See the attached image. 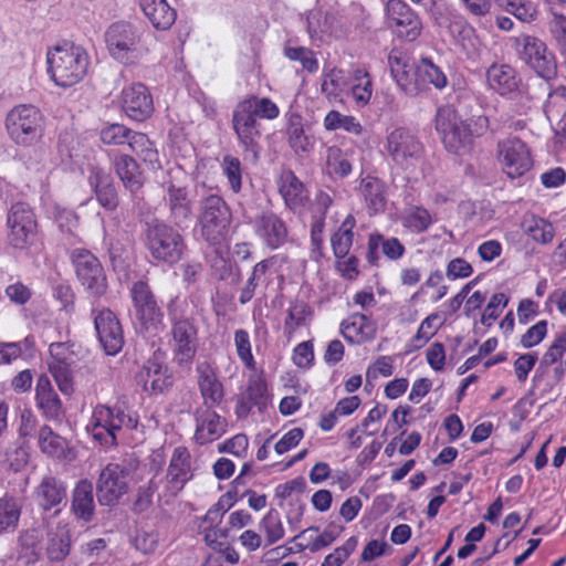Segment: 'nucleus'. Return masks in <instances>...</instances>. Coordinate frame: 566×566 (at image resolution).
I'll use <instances>...</instances> for the list:
<instances>
[{
	"label": "nucleus",
	"mask_w": 566,
	"mask_h": 566,
	"mask_svg": "<svg viewBox=\"0 0 566 566\" xmlns=\"http://www.w3.org/2000/svg\"><path fill=\"white\" fill-rule=\"evenodd\" d=\"M46 63L48 73L55 85L70 87L84 78L90 57L81 46L64 42L48 50Z\"/></svg>",
	"instance_id": "nucleus-4"
},
{
	"label": "nucleus",
	"mask_w": 566,
	"mask_h": 566,
	"mask_svg": "<svg viewBox=\"0 0 566 566\" xmlns=\"http://www.w3.org/2000/svg\"><path fill=\"white\" fill-rule=\"evenodd\" d=\"M547 25L557 49L563 55H566V15L552 11Z\"/></svg>",
	"instance_id": "nucleus-54"
},
{
	"label": "nucleus",
	"mask_w": 566,
	"mask_h": 566,
	"mask_svg": "<svg viewBox=\"0 0 566 566\" xmlns=\"http://www.w3.org/2000/svg\"><path fill=\"white\" fill-rule=\"evenodd\" d=\"M342 333L349 342L360 343L373 336L374 326L366 315L355 314L349 322H343Z\"/></svg>",
	"instance_id": "nucleus-43"
},
{
	"label": "nucleus",
	"mask_w": 566,
	"mask_h": 566,
	"mask_svg": "<svg viewBox=\"0 0 566 566\" xmlns=\"http://www.w3.org/2000/svg\"><path fill=\"white\" fill-rule=\"evenodd\" d=\"M356 546V538H348L342 546L335 548L333 553L328 554L321 566H342L355 551Z\"/></svg>",
	"instance_id": "nucleus-62"
},
{
	"label": "nucleus",
	"mask_w": 566,
	"mask_h": 566,
	"mask_svg": "<svg viewBox=\"0 0 566 566\" xmlns=\"http://www.w3.org/2000/svg\"><path fill=\"white\" fill-rule=\"evenodd\" d=\"M287 135L289 144L296 154L308 153L314 147V138L305 134L300 116L290 119Z\"/></svg>",
	"instance_id": "nucleus-46"
},
{
	"label": "nucleus",
	"mask_w": 566,
	"mask_h": 566,
	"mask_svg": "<svg viewBox=\"0 0 566 566\" xmlns=\"http://www.w3.org/2000/svg\"><path fill=\"white\" fill-rule=\"evenodd\" d=\"M168 179L161 186L165 191L164 200L169 208L170 219L176 226H182L190 221L192 214V202L188 196L187 186L182 172H168Z\"/></svg>",
	"instance_id": "nucleus-16"
},
{
	"label": "nucleus",
	"mask_w": 566,
	"mask_h": 566,
	"mask_svg": "<svg viewBox=\"0 0 566 566\" xmlns=\"http://www.w3.org/2000/svg\"><path fill=\"white\" fill-rule=\"evenodd\" d=\"M6 127L10 138L18 145L30 146L39 142L44 133L41 112L32 105H19L7 115Z\"/></svg>",
	"instance_id": "nucleus-8"
},
{
	"label": "nucleus",
	"mask_w": 566,
	"mask_h": 566,
	"mask_svg": "<svg viewBox=\"0 0 566 566\" xmlns=\"http://www.w3.org/2000/svg\"><path fill=\"white\" fill-rule=\"evenodd\" d=\"M75 275L85 291L93 297H101L107 290L104 269L99 260L86 249H74L70 253Z\"/></svg>",
	"instance_id": "nucleus-10"
},
{
	"label": "nucleus",
	"mask_w": 566,
	"mask_h": 566,
	"mask_svg": "<svg viewBox=\"0 0 566 566\" xmlns=\"http://www.w3.org/2000/svg\"><path fill=\"white\" fill-rule=\"evenodd\" d=\"M231 219V210L221 196L212 193L200 200L198 224L207 242L217 244L224 240Z\"/></svg>",
	"instance_id": "nucleus-5"
},
{
	"label": "nucleus",
	"mask_w": 566,
	"mask_h": 566,
	"mask_svg": "<svg viewBox=\"0 0 566 566\" xmlns=\"http://www.w3.org/2000/svg\"><path fill=\"white\" fill-rule=\"evenodd\" d=\"M146 247L156 261L175 264L182 256L185 242L176 229L156 222L146 230Z\"/></svg>",
	"instance_id": "nucleus-9"
},
{
	"label": "nucleus",
	"mask_w": 566,
	"mask_h": 566,
	"mask_svg": "<svg viewBox=\"0 0 566 566\" xmlns=\"http://www.w3.org/2000/svg\"><path fill=\"white\" fill-rule=\"evenodd\" d=\"M525 232L538 243H549L555 234L554 227L542 218L532 217L524 221Z\"/></svg>",
	"instance_id": "nucleus-51"
},
{
	"label": "nucleus",
	"mask_w": 566,
	"mask_h": 566,
	"mask_svg": "<svg viewBox=\"0 0 566 566\" xmlns=\"http://www.w3.org/2000/svg\"><path fill=\"white\" fill-rule=\"evenodd\" d=\"M234 344L239 358L249 369L255 368V361L251 353L250 337L247 331L238 329L234 333Z\"/></svg>",
	"instance_id": "nucleus-57"
},
{
	"label": "nucleus",
	"mask_w": 566,
	"mask_h": 566,
	"mask_svg": "<svg viewBox=\"0 0 566 566\" xmlns=\"http://www.w3.org/2000/svg\"><path fill=\"white\" fill-rule=\"evenodd\" d=\"M128 146L151 169L160 168L158 150L145 134L136 132Z\"/></svg>",
	"instance_id": "nucleus-44"
},
{
	"label": "nucleus",
	"mask_w": 566,
	"mask_h": 566,
	"mask_svg": "<svg viewBox=\"0 0 566 566\" xmlns=\"http://www.w3.org/2000/svg\"><path fill=\"white\" fill-rule=\"evenodd\" d=\"M255 234L270 249H277L287 239L285 222L273 212H263L254 221Z\"/></svg>",
	"instance_id": "nucleus-25"
},
{
	"label": "nucleus",
	"mask_w": 566,
	"mask_h": 566,
	"mask_svg": "<svg viewBox=\"0 0 566 566\" xmlns=\"http://www.w3.org/2000/svg\"><path fill=\"white\" fill-rule=\"evenodd\" d=\"M313 316L312 307L303 300H295L290 304L286 311V318L284 322V334L291 339L295 331L300 327L306 326Z\"/></svg>",
	"instance_id": "nucleus-41"
},
{
	"label": "nucleus",
	"mask_w": 566,
	"mask_h": 566,
	"mask_svg": "<svg viewBox=\"0 0 566 566\" xmlns=\"http://www.w3.org/2000/svg\"><path fill=\"white\" fill-rule=\"evenodd\" d=\"M98 339L107 355H116L124 345L123 329L115 314L102 310L94 318Z\"/></svg>",
	"instance_id": "nucleus-22"
},
{
	"label": "nucleus",
	"mask_w": 566,
	"mask_h": 566,
	"mask_svg": "<svg viewBox=\"0 0 566 566\" xmlns=\"http://www.w3.org/2000/svg\"><path fill=\"white\" fill-rule=\"evenodd\" d=\"M46 539V556L52 562L64 560L71 551V531L67 524L59 522L55 527H49Z\"/></svg>",
	"instance_id": "nucleus-33"
},
{
	"label": "nucleus",
	"mask_w": 566,
	"mask_h": 566,
	"mask_svg": "<svg viewBox=\"0 0 566 566\" xmlns=\"http://www.w3.org/2000/svg\"><path fill=\"white\" fill-rule=\"evenodd\" d=\"M401 224L412 233H423L432 224L430 212L422 206L409 205L400 216Z\"/></svg>",
	"instance_id": "nucleus-42"
},
{
	"label": "nucleus",
	"mask_w": 566,
	"mask_h": 566,
	"mask_svg": "<svg viewBox=\"0 0 566 566\" xmlns=\"http://www.w3.org/2000/svg\"><path fill=\"white\" fill-rule=\"evenodd\" d=\"M112 163L117 177L125 189L132 195L143 188L145 182L144 174L133 157L126 154H116Z\"/></svg>",
	"instance_id": "nucleus-28"
},
{
	"label": "nucleus",
	"mask_w": 566,
	"mask_h": 566,
	"mask_svg": "<svg viewBox=\"0 0 566 566\" xmlns=\"http://www.w3.org/2000/svg\"><path fill=\"white\" fill-rule=\"evenodd\" d=\"M386 23L400 40L413 42L422 32L418 13L402 0H389L386 4Z\"/></svg>",
	"instance_id": "nucleus-14"
},
{
	"label": "nucleus",
	"mask_w": 566,
	"mask_h": 566,
	"mask_svg": "<svg viewBox=\"0 0 566 566\" xmlns=\"http://www.w3.org/2000/svg\"><path fill=\"white\" fill-rule=\"evenodd\" d=\"M391 74L397 84L408 94L415 93V70L413 63L400 52H391L388 56Z\"/></svg>",
	"instance_id": "nucleus-37"
},
{
	"label": "nucleus",
	"mask_w": 566,
	"mask_h": 566,
	"mask_svg": "<svg viewBox=\"0 0 566 566\" xmlns=\"http://www.w3.org/2000/svg\"><path fill=\"white\" fill-rule=\"evenodd\" d=\"M497 157L502 170L512 179L523 176L532 167L530 150L526 144L518 138L500 142Z\"/></svg>",
	"instance_id": "nucleus-17"
},
{
	"label": "nucleus",
	"mask_w": 566,
	"mask_h": 566,
	"mask_svg": "<svg viewBox=\"0 0 566 566\" xmlns=\"http://www.w3.org/2000/svg\"><path fill=\"white\" fill-rule=\"evenodd\" d=\"M277 186L285 206L294 213H302L308 201V192L296 175L290 169L283 170Z\"/></svg>",
	"instance_id": "nucleus-24"
},
{
	"label": "nucleus",
	"mask_w": 566,
	"mask_h": 566,
	"mask_svg": "<svg viewBox=\"0 0 566 566\" xmlns=\"http://www.w3.org/2000/svg\"><path fill=\"white\" fill-rule=\"evenodd\" d=\"M439 319L440 315L438 313H432L421 322L417 334L413 337V342L417 346L427 344L429 339L437 333L439 327L442 325V322L437 324V321Z\"/></svg>",
	"instance_id": "nucleus-59"
},
{
	"label": "nucleus",
	"mask_w": 566,
	"mask_h": 566,
	"mask_svg": "<svg viewBox=\"0 0 566 566\" xmlns=\"http://www.w3.org/2000/svg\"><path fill=\"white\" fill-rule=\"evenodd\" d=\"M71 510L78 520L84 522L93 520L95 503L91 481L84 479L76 483L72 493Z\"/></svg>",
	"instance_id": "nucleus-32"
},
{
	"label": "nucleus",
	"mask_w": 566,
	"mask_h": 566,
	"mask_svg": "<svg viewBox=\"0 0 566 566\" xmlns=\"http://www.w3.org/2000/svg\"><path fill=\"white\" fill-rule=\"evenodd\" d=\"M191 457L187 448L178 447L174 450L167 470V490L170 495H177L185 484L192 478Z\"/></svg>",
	"instance_id": "nucleus-23"
},
{
	"label": "nucleus",
	"mask_w": 566,
	"mask_h": 566,
	"mask_svg": "<svg viewBox=\"0 0 566 566\" xmlns=\"http://www.w3.org/2000/svg\"><path fill=\"white\" fill-rule=\"evenodd\" d=\"M189 305L185 298L176 296L167 305L170 323L169 347L172 358L179 366L190 365L198 349V327L193 318L189 317Z\"/></svg>",
	"instance_id": "nucleus-2"
},
{
	"label": "nucleus",
	"mask_w": 566,
	"mask_h": 566,
	"mask_svg": "<svg viewBox=\"0 0 566 566\" xmlns=\"http://www.w3.org/2000/svg\"><path fill=\"white\" fill-rule=\"evenodd\" d=\"M433 85L438 90H442L447 85V76L441 69L434 65L429 59H421L415 70V92L424 85Z\"/></svg>",
	"instance_id": "nucleus-40"
},
{
	"label": "nucleus",
	"mask_w": 566,
	"mask_h": 566,
	"mask_svg": "<svg viewBox=\"0 0 566 566\" xmlns=\"http://www.w3.org/2000/svg\"><path fill=\"white\" fill-rule=\"evenodd\" d=\"M515 45L518 57L538 76L549 80L555 75V55L548 51L544 41L534 35L521 34L515 39Z\"/></svg>",
	"instance_id": "nucleus-12"
},
{
	"label": "nucleus",
	"mask_w": 566,
	"mask_h": 566,
	"mask_svg": "<svg viewBox=\"0 0 566 566\" xmlns=\"http://www.w3.org/2000/svg\"><path fill=\"white\" fill-rule=\"evenodd\" d=\"M242 396L260 411L268 405L266 385L261 379L251 380Z\"/></svg>",
	"instance_id": "nucleus-61"
},
{
	"label": "nucleus",
	"mask_w": 566,
	"mask_h": 566,
	"mask_svg": "<svg viewBox=\"0 0 566 566\" xmlns=\"http://www.w3.org/2000/svg\"><path fill=\"white\" fill-rule=\"evenodd\" d=\"M38 444L40 450L48 457L55 459H70L67 441L55 433L49 426L40 428L38 433Z\"/></svg>",
	"instance_id": "nucleus-39"
},
{
	"label": "nucleus",
	"mask_w": 566,
	"mask_h": 566,
	"mask_svg": "<svg viewBox=\"0 0 566 566\" xmlns=\"http://www.w3.org/2000/svg\"><path fill=\"white\" fill-rule=\"evenodd\" d=\"M8 242L14 249L32 245L38 234V223L33 210L23 202L11 206L7 216Z\"/></svg>",
	"instance_id": "nucleus-13"
},
{
	"label": "nucleus",
	"mask_w": 566,
	"mask_h": 566,
	"mask_svg": "<svg viewBox=\"0 0 566 566\" xmlns=\"http://www.w3.org/2000/svg\"><path fill=\"white\" fill-rule=\"evenodd\" d=\"M135 319L145 332H157L163 325V312L149 285L137 281L130 289Z\"/></svg>",
	"instance_id": "nucleus-15"
},
{
	"label": "nucleus",
	"mask_w": 566,
	"mask_h": 566,
	"mask_svg": "<svg viewBox=\"0 0 566 566\" xmlns=\"http://www.w3.org/2000/svg\"><path fill=\"white\" fill-rule=\"evenodd\" d=\"M90 181L101 206L107 210H115L118 206V196L111 175L102 169H94Z\"/></svg>",
	"instance_id": "nucleus-36"
},
{
	"label": "nucleus",
	"mask_w": 566,
	"mask_h": 566,
	"mask_svg": "<svg viewBox=\"0 0 566 566\" xmlns=\"http://www.w3.org/2000/svg\"><path fill=\"white\" fill-rule=\"evenodd\" d=\"M138 379L144 390L150 394H161L172 385V377L164 363V354L155 352L140 369Z\"/></svg>",
	"instance_id": "nucleus-21"
},
{
	"label": "nucleus",
	"mask_w": 566,
	"mask_h": 566,
	"mask_svg": "<svg viewBox=\"0 0 566 566\" xmlns=\"http://www.w3.org/2000/svg\"><path fill=\"white\" fill-rule=\"evenodd\" d=\"M36 406L48 419H59L63 413L62 402L45 375L38 378L35 387Z\"/></svg>",
	"instance_id": "nucleus-29"
},
{
	"label": "nucleus",
	"mask_w": 566,
	"mask_h": 566,
	"mask_svg": "<svg viewBox=\"0 0 566 566\" xmlns=\"http://www.w3.org/2000/svg\"><path fill=\"white\" fill-rule=\"evenodd\" d=\"M221 168L232 192L239 193L242 189L243 174L240 159L231 155H226L222 158Z\"/></svg>",
	"instance_id": "nucleus-52"
},
{
	"label": "nucleus",
	"mask_w": 566,
	"mask_h": 566,
	"mask_svg": "<svg viewBox=\"0 0 566 566\" xmlns=\"http://www.w3.org/2000/svg\"><path fill=\"white\" fill-rule=\"evenodd\" d=\"M352 95L358 105H366L373 95V82L365 69H356L352 76Z\"/></svg>",
	"instance_id": "nucleus-48"
},
{
	"label": "nucleus",
	"mask_w": 566,
	"mask_h": 566,
	"mask_svg": "<svg viewBox=\"0 0 566 566\" xmlns=\"http://www.w3.org/2000/svg\"><path fill=\"white\" fill-rule=\"evenodd\" d=\"M285 55L293 61H298L303 69L308 71L310 73L316 72L318 70V61L314 56L313 51L310 49L298 46V48H286Z\"/></svg>",
	"instance_id": "nucleus-58"
},
{
	"label": "nucleus",
	"mask_w": 566,
	"mask_h": 566,
	"mask_svg": "<svg viewBox=\"0 0 566 566\" xmlns=\"http://www.w3.org/2000/svg\"><path fill=\"white\" fill-rule=\"evenodd\" d=\"M114 407L98 405L92 416V436L103 446L116 444V434L113 430Z\"/></svg>",
	"instance_id": "nucleus-31"
},
{
	"label": "nucleus",
	"mask_w": 566,
	"mask_h": 566,
	"mask_svg": "<svg viewBox=\"0 0 566 566\" xmlns=\"http://www.w3.org/2000/svg\"><path fill=\"white\" fill-rule=\"evenodd\" d=\"M138 468V461L134 458L124 459L120 462L108 463L99 473L96 492L102 505H113L127 493L128 483L133 473Z\"/></svg>",
	"instance_id": "nucleus-7"
},
{
	"label": "nucleus",
	"mask_w": 566,
	"mask_h": 566,
	"mask_svg": "<svg viewBox=\"0 0 566 566\" xmlns=\"http://www.w3.org/2000/svg\"><path fill=\"white\" fill-rule=\"evenodd\" d=\"M120 104L125 114L137 122L147 119L154 112L153 97L148 88L140 83L122 91Z\"/></svg>",
	"instance_id": "nucleus-20"
},
{
	"label": "nucleus",
	"mask_w": 566,
	"mask_h": 566,
	"mask_svg": "<svg viewBox=\"0 0 566 566\" xmlns=\"http://www.w3.org/2000/svg\"><path fill=\"white\" fill-rule=\"evenodd\" d=\"M385 153L394 169L408 178L421 168L426 159V147L410 128L396 127L387 133Z\"/></svg>",
	"instance_id": "nucleus-3"
},
{
	"label": "nucleus",
	"mask_w": 566,
	"mask_h": 566,
	"mask_svg": "<svg viewBox=\"0 0 566 566\" xmlns=\"http://www.w3.org/2000/svg\"><path fill=\"white\" fill-rule=\"evenodd\" d=\"M440 27H446L454 40L467 52L476 51L478 38L474 28L461 14L450 11L447 17L436 18Z\"/></svg>",
	"instance_id": "nucleus-27"
},
{
	"label": "nucleus",
	"mask_w": 566,
	"mask_h": 566,
	"mask_svg": "<svg viewBox=\"0 0 566 566\" xmlns=\"http://www.w3.org/2000/svg\"><path fill=\"white\" fill-rule=\"evenodd\" d=\"M495 3L522 22L531 23L537 19V4L531 0H495Z\"/></svg>",
	"instance_id": "nucleus-45"
},
{
	"label": "nucleus",
	"mask_w": 566,
	"mask_h": 566,
	"mask_svg": "<svg viewBox=\"0 0 566 566\" xmlns=\"http://www.w3.org/2000/svg\"><path fill=\"white\" fill-rule=\"evenodd\" d=\"M32 496L43 512L53 510L52 516H57L61 512L60 505L66 500V484L57 475L48 472L34 486Z\"/></svg>",
	"instance_id": "nucleus-18"
},
{
	"label": "nucleus",
	"mask_w": 566,
	"mask_h": 566,
	"mask_svg": "<svg viewBox=\"0 0 566 566\" xmlns=\"http://www.w3.org/2000/svg\"><path fill=\"white\" fill-rule=\"evenodd\" d=\"M144 14L158 30H168L176 21V11L166 0H140Z\"/></svg>",
	"instance_id": "nucleus-35"
},
{
	"label": "nucleus",
	"mask_w": 566,
	"mask_h": 566,
	"mask_svg": "<svg viewBox=\"0 0 566 566\" xmlns=\"http://www.w3.org/2000/svg\"><path fill=\"white\" fill-rule=\"evenodd\" d=\"M260 530L264 532L268 545H272L284 536V527L280 514L275 510H270L260 523Z\"/></svg>",
	"instance_id": "nucleus-53"
},
{
	"label": "nucleus",
	"mask_w": 566,
	"mask_h": 566,
	"mask_svg": "<svg viewBox=\"0 0 566 566\" xmlns=\"http://www.w3.org/2000/svg\"><path fill=\"white\" fill-rule=\"evenodd\" d=\"M566 352V332L558 335L546 353L543 355L541 364L551 366L557 363Z\"/></svg>",
	"instance_id": "nucleus-64"
},
{
	"label": "nucleus",
	"mask_w": 566,
	"mask_h": 566,
	"mask_svg": "<svg viewBox=\"0 0 566 566\" xmlns=\"http://www.w3.org/2000/svg\"><path fill=\"white\" fill-rule=\"evenodd\" d=\"M279 113L277 105L269 97L251 96L237 104L232 113V128L245 151L252 153L255 157L259 153L261 132L258 117L274 119Z\"/></svg>",
	"instance_id": "nucleus-1"
},
{
	"label": "nucleus",
	"mask_w": 566,
	"mask_h": 566,
	"mask_svg": "<svg viewBox=\"0 0 566 566\" xmlns=\"http://www.w3.org/2000/svg\"><path fill=\"white\" fill-rule=\"evenodd\" d=\"M436 129L448 151L462 155L472 147V139L467 130L464 120L449 106L440 107L436 114Z\"/></svg>",
	"instance_id": "nucleus-11"
},
{
	"label": "nucleus",
	"mask_w": 566,
	"mask_h": 566,
	"mask_svg": "<svg viewBox=\"0 0 566 566\" xmlns=\"http://www.w3.org/2000/svg\"><path fill=\"white\" fill-rule=\"evenodd\" d=\"M135 133L136 132L130 130L124 125L112 124L101 130L99 137L106 145H129L132 136L135 135Z\"/></svg>",
	"instance_id": "nucleus-56"
},
{
	"label": "nucleus",
	"mask_w": 566,
	"mask_h": 566,
	"mask_svg": "<svg viewBox=\"0 0 566 566\" xmlns=\"http://www.w3.org/2000/svg\"><path fill=\"white\" fill-rule=\"evenodd\" d=\"M324 127L327 130L344 129L357 136L363 132V126L354 116L343 115L337 111L327 113L324 118Z\"/></svg>",
	"instance_id": "nucleus-49"
},
{
	"label": "nucleus",
	"mask_w": 566,
	"mask_h": 566,
	"mask_svg": "<svg viewBox=\"0 0 566 566\" xmlns=\"http://www.w3.org/2000/svg\"><path fill=\"white\" fill-rule=\"evenodd\" d=\"M347 78L339 69L326 73L321 84V91L328 99H336L347 88Z\"/></svg>",
	"instance_id": "nucleus-50"
},
{
	"label": "nucleus",
	"mask_w": 566,
	"mask_h": 566,
	"mask_svg": "<svg viewBox=\"0 0 566 566\" xmlns=\"http://www.w3.org/2000/svg\"><path fill=\"white\" fill-rule=\"evenodd\" d=\"M507 303L509 298L504 293L493 294L482 314L481 323L485 326H491L500 315L499 307L504 308Z\"/></svg>",
	"instance_id": "nucleus-63"
},
{
	"label": "nucleus",
	"mask_w": 566,
	"mask_h": 566,
	"mask_svg": "<svg viewBox=\"0 0 566 566\" xmlns=\"http://www.w3.org/2000/svg\"><path fill=\"white\" fill-rule=\"evenodd\" d=\"M356 219L353 214L346 216L338 229L331 235V247L336 259H344L349 254L354 242Z\"/></svg>",
	"instance_id": "nucleus-38"
},
{
	"label": "nucleus",
	"mask_w": 566,
	"mask_h": 566,
	"mask_svg": "<svg viewBox=\"0 0 566 566\" xmlns=\"http://www.w3.org/2000/svg\"><path fill=\"white\" fill-rule=\"evenodd\" d=\"M359 189L370 214L385 211L387 206V187L381 179L368 175L360 180Z\"/></svg>",
	"instance_id": "nucleus-30"
},
{
	"label": "nucleus",
	"mask_w": 566,
	"mask_h": 566,
	"mask_svg": "<svg viewBox=\"0 0 566 566\" xmlns=\"http://www.w3.org/2000/svg\"><path fill=\"white\" fill-rule=\"evenodd\" d=\"M486 80L490 87L501 95L516 91L521 82L515 70L507 64H492L488 69Z\"/></svg>",
	"instance_id": "nucleus-34"
},
{
	"label": "nucleus",
	"mask_w": 566,
	"mask_h": 566,
	"mask_svg": "<svg viewBox=\"0 0 566 566\" xmlns=\"http://www.w3.org/2000/svg\"><path fill=\"white\" fill-rule=\"evenodd\" d=\"M138 416L135 412H127L122 406H114V434L125 429L128 431L136 430L138 427Z\"/></svg>",
	"instance_id": "nucleus-60"
},
{
	"label": "nucleus",
	"mask_w": 566,
	"mask_h": 566,
	"mask_svg": "<svg viewBox=\"0 0 566 566\" xmlns=\"http://www.w3.org/2000/svg\"><path fill=\"white\" fill-rule=\"evenodd\" d=\"M21 505L12 496L0 499V533L13 532L19 524Z\"/></svg>",
	"instance_id": "nucleus-47"
},
{
	"label": "nucleus",
	"mask_w": 566,
	"mask_h": 566,
	"mask_svg": "<svg viewBox=\"0 0 566 566\" xmlns=\"http://www.w3.org/2000/svg\"><path fill=\"white\" fill-rule=\"evenodd\" d=\"M108 53L116 61L134 64L146 53L138 29L128 22L111 24L105 32Z\"/></svg>",
	"instance_id": "nucleus-6"
},
{
	"label": "nucleus",
	"mask_w": 566,
	"mask_h": 566,
	"mask_svg": "<svg viewBox=\"0 0 566 566\" xmlns=\"http://www.w3.org/2000/svg\"><path fill=\"white\" fill-rule=\"evenodd\" d=\"M197 384L203 398V405L218 406L224 397L223 385L219 380L216 368L208 361L196 367Z\"/></svg>",
	"instance_id": "nucleus-26"
},
{
	"label": "nucleus",
	"mask_w": 566,
	"mask_h": 566,
	"mask_svg": "<svg viewBox=\"0 0 566 566\" xmlns=\"http://www.w3.org/2000/svg\"><path fill=\"white\" fill-rule=\"evenodd\" d=\"M326 165L329 174L346 177L352 171L349 161L345 158L338 146H331L326 150Z\"/></svg>",
	"instance_id": "nucleus-55"
},
{
	"label": "nucleus",
	"mask_w": 566,
	"mask_h": 566,
	"mask_svg": "<svg viewBox=\"0 0 566 566\" xmlns=\"http://www.w3.org/2000/svg\"><path fill=\"white\" fill-rule=\"evenodd\" d=\"M214 406L202 405L195 411L196 431L195 440L199 444H207L218 440L227 431L228 422L213 410Z\"/></svg>",
	"instance_id": "nucleus-19"
}]
</instances>
